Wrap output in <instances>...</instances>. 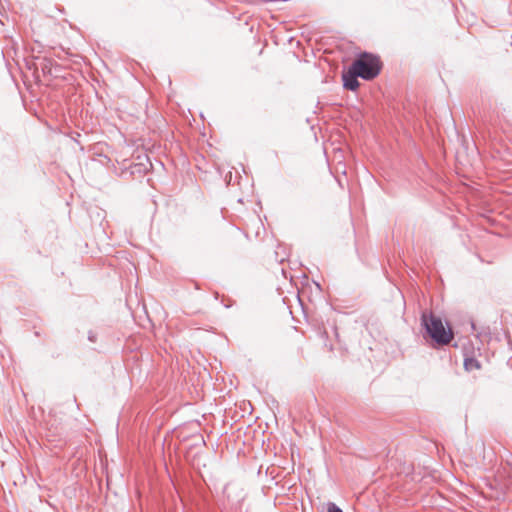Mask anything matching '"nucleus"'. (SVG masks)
<instances>
[{
    "mask_svg": "<svg viewBox=\"0 0 512 512\" xmlns=\"http://www.w3.org/2000/svg\"><path fill=\"white\" fill-rule=\"evenodd\" d=\"M38 61L37 65L40 66L43 74H52V67L54 65V61L49 57H36Z\"/></svg>",
    "mask_w": 512,
    "mask_h": 512,
    "instance_id": "4",
    "label": "nucleus"
},
{
    "mask_svg": "<svg viewBox=\"0 0 512 512\" xmlns=\"http://www.w3.org/2000/svg\"><path fill=\"white\" fill-rule=\"evenodd\" d=\"M131 174L132 175H135V174H142V173H146L148 171V166L143 164V163H136V164H133L131 167Z\"/></svg>",
    "mask_w": 512,
    "mask_h": 512,
    "instance_id": "6",
    "label": "nucleus"
},
{
    "mask_svg": "<svg viewBox=\"0 0 512 512\" xmlns=\"http://www.w3.org/2000/svg\"><path fill=\"white\" fill-rule=\"evenodd\" d=\"M360 74L358 70L353 69V64H351L348 70L342 75L343 87L350 91H356L360 86L358 81Z\"/></svg>",
    "mask_w": 512,
    "mask_h": 512,
    "instance_id": "3",
    "label": "nucleus"
},
{
    "mask_svg": "<svg viewBox=\"0 0 512 512\" xmlns=\"http://www.w3.org/2000/svg\"><path fill=\"white\" fill-rule=\"evenodd\" d=\"M464 368L467 371H473L480 368V363L475 358H466L464 360Z\"/></svg>",
    "mask_w": 512,
    "mask_h": 512,
    "instance_id": "5",
    "label": "nucleus"
},
{
    "mask_svg": "<svg viewBox=\"0 0 512 512\" xmlns=\"http://www.w3.org/2000/svg\"><path fill=\"white\" fill-rule=\"evenodd\" d=\"M96 339H97V334L95 332H93V331H89V333H88V340L90 342H95Z\"/></svg>",
    "mask_w": 512,
    "mask_h": 512,
    "instance_id": "8",
    "label": "nucleus"
},
{
    "mask_svg": "<svg viewBox=\"0 0 512 512\" xmlns=\"http://www.w3.org/2000/svg\"><path fill=\"white\" fill-rule=\"evenodd\" d=\"M353 69L358 70L360 78L370 81L376 78L382 67L380 58L369 52H363L353 61Z\"/></svg>",
    "mask_w": 512,
    "mask_h": 512,
    "instance_id": "2",
    "label": "nucleus"
},
{
    "mask_svg": "<svg viewBox=\"0 0 512 512\" xmlns=\"http://www.w3.org/2000/svg\"><path fill=\"white\" fill-rule=\"evenodd\" d=\"M327 512H343V510L333 502L327 504Z\"/></svg>",
    "mask_w": 512,
    "mask_h": 512,
    "instance_id": "7",
    "label": "nucleus"
},
{
    "mask_svg": "<svg viewBox=\"0 0 512 512\" xmlns=\"http://www.w3.org/2000/svg\"><path fill=\"white\" fill-rule=\"evenodd\" d=\"M421 325L425 329L426 335L437 346L448 345L454 339V333L451 328H446L442 319L432 313H422Z\"/></svg>",
    "mask_w": 512,
    "mask_h": 512,
    "instance_id": "1",
    "label": "nucleus"
}]
</instances>
